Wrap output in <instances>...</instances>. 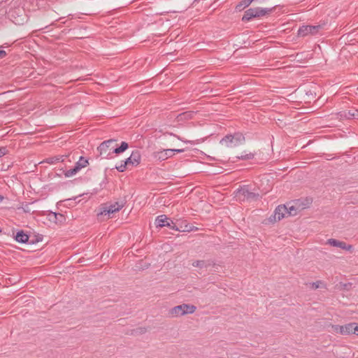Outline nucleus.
Returning <instances> with one entry per match:
<instances>
[{"label": "nucleus", "instance_id": "nucleus-1", "mask_svg": "<svg viewBox=\"0 0 358 358\" xmlns=\"http://www.w3.org/2000/svg\"><path fill=\"white\" fill-rule=\"evenodd\" d=\"M115 139H109L102 142L97 148V150L99 152V155L103 159L112 158L113 154L119 155L124 152L129 148V144L122 141L119 147L116 146Z\"/></svg>", "mask_w": 358, "mask_h": 358}, {"label": "nucleus", "instance_id": "nucleus-2", "mask_svg": "<svg viewBox=\"0 0 358 358\" xmlns=\"http://www.w3.org/2000/svg\"><path fill=\"white\" fill-rule=\"evenodd\" d=\"M274 8L275 6L270 8H263L261 7L250 8L245 11L241 20L245 22L252 20L253 18H259L269 15L273 12Z\"/></svg>", "mask_w": 358, "mask_h": 358}, {"label": "nucleus", "instance_id": "nucleus-3", "mask_svg": "<svg viewBox=\"0 0 358 358\" xmlns=\"http://www.w3.org/2000/svg\"><path fill=\"white\" fill-rule=\"evenodd\" d=\"M245 136L242 133L236 132L233 134H227L220 140V143L227 148H235L242 145L245 142Z\"/></svg>", "mask_w": 358, "mask_h": 358}, {"label": "nucleus", "instance_id": "nucleus-4", "mask_svg": "<svg viewBox=\"0 0 358 358\" xmlns=\"http://www.w3.org/2000/svg\"><path fill=\"white\" fill-rule=\"evenodd\" d=\"M196 310V307L193 305L182 303L169 310V315L171 317H180L186 314H192Z\"/></svg>", "mask_w": 358, "mask_h": 358}, {"label": "nucleus", "instance_id": "nucleus-5", "mask_svg": "<svg viewBox=\"0 0 358 358\" xmlns=\"http://www.w3.org/2000/svg\"><path fill=\"white\" fill-rule=\"evenodd\" d=\"M124 206V202H115L114 203H111L110 205L107 203L102 204L100 206V212L98 213V215H106L113 213L115 212H117L121 210Z\"/></svg>", "mask_w": 358, "mask_h": 358}, {"label": "nucleus", "instance_id": "nucleus-6", "mask_svg": "<svg viewBox=\"0 0 358 358\" xmlns=\"http://www.w3.org/2000/svg\"><path fill=\"white\" fill-rule=\"evenodd\" d=\"M236 196H243V200L257 201L259 197V193L252 192L250 190L248 185H243L236 190Z\"/></svg>", "mask_w": 358, "mask_h": 358}, {"label": "nucleus", "instance_id": "nucleus-7", "mask_svg": "<svg viewBox=\"0 0 358 358\" xmlns=\"http://www.w3.org/2000/svg\"><path fill=\"white\" fill-rule=\"evenodd\" d=\"M324 25V24L317 25H303L299 28L297 32L298 36L304 37L308 34L315 35L323 28Z\"/></svg>", "mask_w": 358, "mask_h": 358}, {"label": "nucleus", "instance_id": "nucleus-8", "mask_svg": "<svg viewBox=\"0 0 358 358\" xmlns=\"http://www.w3.org/2000/svg\"><path fill=\"white\" fill-rule=\"evenodd\" d=\"M155 224L156 227H168L170 229L176 230V227H178V220L176 222H174L173 220L167 217L166 215H161L156 217Z\"/></svg>", "mask_w": 358, "mask_h": 358}, {"label": "nucleus", "instance_id": "nucleus-9", "mask_svg": "<svg viewBox=\"0 0 358 358\" xmlns=\"http://www.w3.org/2000/svg\"><path fill=\"white\" fill-rule=\"evenodd\" d=\"M209 127V125L208 124L206 127V129H205L204 132L203 133V135H205L204 137H203V143H207L210 141H213V144H215L218 141L217 135H215V133L217 130L218 129V125L214 124H213V129L214 130L212 131L210 129H208Z\"/></svg>", "mask_w": 358, "mask_h": 358}, {"label": "nucleus", "instance_id": "nucleus-10", "mask_svg": "<svg viewBox=\"0 0 358 358\" xmlns=\"http://www.w3.org/2000/svg\"><path fill=\"white\" fill-rule=\"evenodd\" d=\"M353 327L354 322H351L345 325H332V329L336 333H338L342 335H350L352 333Z\"/></svg>", "mask_w": 358, "mask_h": 358}, {"label": "nucleus", "instance_id": "nucleus-11", "mask_svg": "<svg viewBox=\"0 0 358 358\" xmlns=\"http://www.w3.org/2000/svg\"><path fill=\"white\" fill-rule=\"evenodd\" d=\"M152 157L155 162H162L172 157V151L169 149L156 151L152 153Z\"/></svg>", "mask_w": 358, "mask_h": 358}, {"label": "nucleus", "instance_id": "nucleus-12", "mask_svg": "<svg viewBox=\"0 0 358 358\" xmlns=\"http://www.w3.org/2000/svg\"><path fill=\"white\" fill-rule=\"evenodd\" d=\"M141 161V155L138 150H134L131 152L130 157L127 158L124 162L128 165L132 166H137L140 164Z\"/></svg>", "mask_w": 358, "mask_h": 358}, {"label": "nucleus", "instance_id": "nucleus-13", "mask_svg": "<svg viewBox=\"0 0 358 358\" xmlns=\"http://www.w3.org/2000/svg\"><path fill=\"white\" fill-rule=\"evenodd\" d=\"M287 213V206L286 205H279L274 210L273 221H280L284 218Z\"/></svg>", "mask_w": 358, "mask_h": 358}, {"label": "nucleus", "instance_id": "nucleus-14", "mask_svg": "<svg viewBox=\"0 0 358 358\" xmlns=\"http://www.w3.org/2000/svg\"><path fill=\"white\" fill-rule=\"evenodd\" d=\"M327 243L333 247L340 248L345 250H351L352 249V245H348L344 241H341L334 238L328 239Z\"/></svg>", "mask_w": 358, "mask_h": 358}, {"label": "nucleus", "instance_id": "nucleus-15", "mask_svg": "<svg viewBox=\"0 0 358 358\" xmlns=\"http://www.w3.org/2000/svg\"><path fill=\"white\" fill-rule=\"evenodd\" d=\"M178 227L176 228V231H192L194 230H197L198 228L196 227H194L189 224H182V222L178 220Z\"/></svg>", "mask_w": 358, "mask_h": 358}, {"label": "nucleus", "instance_id": "nucleus-16", "mask_svg": "<svg viewBox=\"0 0 358 358\" xmlns=\"http://www.w3.org/2000/svg\"><path fill=\"white\" fill-rule=\"evenodd\" d=\"M15 240L20 243H29V236L27 234H25L22 230L18 231L15 236Z\"/></svg>", "mask_w": 358, "mask_h": 358}, {"label": "nucleus", "instance_id": "nucleus-17", "mask_svg": "<svg viewBox=\"0 0 358 358\" xmlns=\"http://www.w3.org/2000/svg\"><path fill=\"white\" fill-rule=\"evenodd\" d=\"M49 216L50 217V220H53L55 223L61 224L66 221L65 216L62 213L51 212Z\"/></svg>", "mask_w": 358, "mask_h": 358}, {"label": "nucleus", "instance_id": "nucleus-18", "mask_svg": "<svg viewBox=\"0 0 358 358\" xmlns=\"http://www.w3.org/2000/svg\"><path fill=\"white\" fill-rule=\"evenodd\" d=\"M206 268V271H208L209 273H216L219 272L220 268L221 266L219 264H210V263H204L203 262V268Z\"/></svg>", "mask_w": 358, "mask_h": 358}, {"label": "nucleus", "instance_id": "nucleus-19", "mask_svg": "<svg viewBox=\"0 0 358 358\" xmlns=\"http://www.w3.org/2000/svg\"><path fill=\"white\" fill-rule=\"evenodd\" d=\"M293 203L297 206V208L301 211L307 208L310 202L308 199H306L305 200L296 199L293 201Z\"/></svg>", "mask_w": 358, "mask_h": 358}, {"label": "nucleus", "instance_id": "nucleus-20", "mask_svg": "<svg viewBox=\"0 0 358 358\" xmlns=\"http://www.w3.org/2000/svg\"><path fill=\"white\" fill-rule=\"evenodd\" d=\"M67 157V155H57L49 157L46 159V162L50 164H56L59 162H64Z\"/></svg>", "mask_w": 358, "mask_h": 358}, {"label": "nucleus", "instance_id": "nucleus-21", "mask_svg": "<svg viewBox=\"0 0 358 358\" xmlns=\"http://www.w3.org/2000/svg\"><path fill=\"white\" fill-rule=\"evenodd\" d=\"M89 164L88 159L80 156L78 161L76 163L75 166L80 171L81 169L86 167Z\"/></svg>", "mask_w": 358, "mask_h": 358}, {"label": "nucleus", "instance_id": "nucleus-22", "mask_svg": "<svg viewBox=\"0 0 358 358\" xmlns=\"http://www.w3.org/2000/svg\"><path fill=\"white\" fill-rule=\"evenodd\" d=\"M213 89L210 84L203 85V99L208 96H213L215 94H213Z\"/></svg>", "mask_w": 358, "mask_h": 358}, {"label": "nucleus", "instance_id": "nucleus-23", "mask_svg": "<svg viewBox=\"0 0 358 358\" xmlns=\"http://www.w3.org/2000/svg\"><path fill=\"white\" fill-rule=\"evenodd\" d=\"M213 104H211L210 102L206 101L205 100L203 99V108H202L203 113H204L206 111L209 112L210 110L217 111V109L214 108L213 107ZM203 116H206V115L203 113Z\"/></svg>", "mask_w": 358, "mask_h": 358}, {"label": "nucleus", "instance_id": "nucleus-24", "mask_svg": "<svg viewBox=\"0 0 358 358\" xmlns=\"http://www.w3.org/2000/svg\"><path fill=\"white\" fill-rule=\"evenodd\" d=\"M344 116L348 119L353 118L358 120V109L352 108L349 110L347 113L344 112Z\"/></svg>", "mask_w": 358, "mask_h": 358}, {"label": "nucleus", "instance_id": "nucleus-25", "mask_svg": "<svg viewBox=\"0 0 358 358\" xmlns=\"http://www.w3.org/2000/svg\"><path fill=\"white\" fill-rule=\"evenodd\" d=\"M286 206H287V213L289 216H294L297 215L299 212H300L299 210L297 208V206H296L294 204L289 206V203H287V205Z\"/></svg>", "mask_w": 358, "mask_h": 358}, {"label": "nucleus", "instance_id": "nucleus-26", "mask_svg": "<svg viewBox=\"0 0 358 358\" xmlns=\"http://www.w3.org/2000/svg\"><path fill=\"white\" fill-rule=\"evenodd\" d=\"M250 5V3L248 2V0H243L236 6L235 10L237 12H240L245 9V8L248 7Z\"/></svg>", "mask_w": 358, "mask_h": 358}, {"label": "nucleus", "instance_id": "nucleus-27", "mask_svg": "<svg viewBox=\"0 0 358 358\" xmlns=\"http://www.w3.org/2000/svg\"><path fill=\"white\" fill-rule=\"evenodd\" d=\"M78 171L79 170L78 169V168L74 166L73 168L66 171L64 174L66 178H70L76 175Z\"/></svg>", "mask_w": 358, "mask_h": 358}, {"label": "nucleus", "instance_id": "nucleus-28", "mask_svg": "<svg viewBox=\"0 0 358 358\" xmlns=\"http://www.w3.org/2000/svg\"><path fill=\"white\" fill-rule=\"evenodd\" d=\"M255 157V154L250 152L245 155H241V156H237L236 158L239 160H248L252 159Z\"/></svg>", "mask_w": 358, "mask_h": 358}, {"label": "nucleus", "instance_id": "nucleus-29", "mask_svg": "<svg viewBox=\"0 0 358 358\" xmlns=\"http://www.w3.org/2000/svg\"><path fill=\"white\" fill-rule=\"evenodd\" d=\"M127 166H128V165L124 161H122L121 164L119 166H115V169L119 172L122 173V172H124L126 171V169H127Z\"/></svg>", "mask_w": 358, "mask_h": 358}, {"label": "nucleus", "instance_id": "nucleus-30", "mask_svg": "<svg viewBox=\"0 0 358 358\" xmlns=\"http://www.w3.org/2000/svg\"><path fill=\"white\" fill-rule=\"evenodd\" d=\"M202 160H203V164H210L209 162L210 161H212V160H215V158L213 157H211L207 155H206L203 152V158H202Z\"/></svg>", "mask_w": 358, "mask_h": 358}, {"label": "nucleus", "instance_id": "nucleus-31", "mask_svg": "<svg viewBox=\"0 0 358 358\" xmlns=\"http://www.w3.org/2000/svg\"><path fill=\"white\" fill-rule=\"evenodd\" d=\"M211 83V77L203 76V85H209Z\"/></svg>", "mask_w": 358, "mask_h": 358}, {"label": "nucleus", "instance_id": "nucleus-32", "mask_svg": "<svg viewBox=\"0 0 358 358\" xmlns=\"http://www.w3.org/2000/svg\"><path fill=\"white\" fill-rule=\"evenodd\" d=\"M8 150L6 147H0V157H3L8 153Z\"/></svg>", "mask_w": 358, "mask_h": 358}, {"label": "nucleus", "instance_id": "nucleus-33", "mask_svg": "<svg viewBox=\"0 0 358 358\" xmlns=\"http://www.w3.org/2000/svg\"><path fill=\"white\" fill-rule=\"evenodd\" d=\"M352 334H355L358 336V324L356 322H354Z\"/></svg>", "mask_w": 358, "mask_h": 358}, {"label": "nucleus", "instance_id": "nucleus-34", "mask_svg": "<svg viewBox=\"0 0 358 358\" xmlns=\"http://www.w3.org/2000/svg\"><path fill=\"white\" fill-rule=\"evenodd\" d=\"M42 240H43L42 236H38L35 240H34V239L30 240L29 243L30 244H34V243H38L39 241H42Z\"/></svg>", "mask_w": 358, "mask_h": 358}, {"label": "nucleus", "instance_id": "nucleus-35", "mask_svg": "<svg viewBox=\"0 0 358 358\" xmlns=\"http://www.w3.org/2000/svg\"><path fill=\"white\" fill-rule=\"evenodd\" d=\"M203 173H207L208 174H217L218 173L217 170H203Z\"/></svg>", "mask_w": 358, "mask_h": 358}, {"label": "nucleus", "instance_id": "nucleus-36", "mask_svg": "<svg viewBox=\"0 0 358 358\" xmlns=\"http://www.w3.org/2000/svg\"><path fill=\"white\" fill-rule=\"evenodd\" d=\"M169 151H172V156L175 154V153H181L183 152V150L182 149H169Z\"/></svg>", "mask_w": 358, "mask_h": 358}, {"label": "nucleus", "instance_id": "nucleus-37", "mask_svg": "<svg viewBox=\"0 0 358 358\" xmlns=\"http://www.w3.org/2000/svg\"><path fill=\"white\" fill-rule=\"evenodd\" d=\"M7 55V53L3 50H0V59L4 58Z\"/></svg>", "mask_w": 358, "mask_h": 358}, {"label": "nucleus", "instance_id": "nucleus-38", "mask_svg": "<svg viewBox=\"0 0 358 358\" xmlns=\"http://www.w3.org/2000/svg\"><path fill=\"white\" fill-rule=\"evenodd\" d=\"M320 281H317V282H314V283L313 284V288H315V289H317V288H319V287H320V285H319V284H320Z\"/></svg>", "mask_w": 358, "mask_h": 358}, {"label": "nucleus", "instance_id": "nucleus-39", "mask_svg": "<svg viewBox=\"0 0 358 358\" xmlns=\"http://www.w3.org/2000/svg\"><path fill=\"white\" fill-rule=\"evenodd\" d=\"M203 208H205L206 210L209 212L210 211V208H211V206L207 203V204L203 205Z\"/></svg>", "mask_w": 358, "mask_h": 358}, {"label": "nucleus", "instance_id": "nucleus-40", "mask_svg": "<svg viewBox=\"0 0 358 358\" xmlns=\"http://www.w3.org/2000/svg\"><path fill=\"white\" fill-rule=\"evenodd\" d=\"M23 210L25 213H29L30 210L29 209V204H26L25 206L23 208Z\"/></svg>", "mask_w": 358, "mask_h": 358}, {"label": "nucleus", "instance_id": "nucleus-41", "mask_svg": "<svg viewBox=\"0 0 358 358\" xmlns=\"http://www.w3.org/2000/svg\"><path fill=\"white\" fill-rule=\"evenodd\" d=\"M268 220H269V222H274L275 221H273V215H271L270 217L268 218Z\"/></svg>", "mask_w": 358, "mask_h": 358}, {"label": "nucleus", "instance_id": "nucleus-42", "mask_svg": "<svg viewBox=\"0 0 358 358\" xmlns=\"http://www.w3.org/2000/svg\"><path fill=\"white\" fill-rule=\"evenodd\" d=\"M3 196L2 195L0 194V203L2 202V201L3 200Z\"/></svg>", "mask_w": 358, "mask_h": 358}, {"label": "nucleus", "instance_id": "nucleus-43", "mask_svg": "<svg viewBox=\"0 0 358 358\" xmlns=\"http://www.w3.org/2000/svg\"><path fill=\"white\" fill-rule=\"evenodd\" d=\"M172 136V134L166 133L164 134V136Z\"/></svg>", "mask_w": 358, "mask_h": 358}, {"label": "nucleus", "instance_id": "nucleus-44", "mask_svg": "<svg viewBox=\"0 0 358 358\" xmlns=\"http://www.w3.org/2000/svg\"><path fill=\"white\" fill-rule=\"evenodd\" d=\"M348 285H348V284H345V285H344L345 289H347V287H348Z\"/></svg>", "mask_w": 358, "mask_h": 358}, {"label": "nucleus", "instance_id": "nucleus-45", "mask_svg": "<svg viewBox=\"0 0 358 358\" xmlns=\"http://www.w3.org/2000/svg\"><path fill=\"white\" fill-rule=\"evenodd\" d=\"M200 261H196V266H199Z\"/></svg>", "mask_w": 358, "mask_h": 358}, {"label": "nucleus", "instance_id": "nucleus-46", "mask_svg": "<svg viewBox=\"0 0 358 358\" xmlns=\"http://www.w3.org/2000/svg\"><path fill=\"white\" fill-rule=\"evenodd\" d=\"M205 50H205L204 48H203V49H202V51H203V56L204 55V51H205Z\"/></svg>", "mask_w": 358, "mask_h": 358}, {"label": "nucleus", "instance_id": "nucleus-47", "mask_svg": "<svg viewBox=\"0 0 358 358\" xmlns=\"http://www.w3.org/2000/svg\"><path fill=\"white\" fill-rule=\"evenodd\" d=\"M213 280H214V278H210L208 279L209 281H213Z\"/></svg>", "mask_w": 358, "mask_h": 358}, {"label": "nucleus", "instance_id": "nucleus-48", "mask_svg": "<svg viewBox=\"0 0 358 358\" xmlns=\"http://www.w3.org/2000/svg\"><path fill=\"white\" fill-rule=\"evenodd\" d=\"M1 232V229H0V233Z\"/></svg>", "mask_w": 358, "mask_h": 358}, {"label": "nucleus", "instance_id": "nucleus-49", "mask_svg": "<svg viewBox=\"0 0 358 358\" xmlns=\"http://www.w3.org/2000/svg\"><path fill=\"white\" fill-rule=\"evenodd\" d=\"M357 92H358V87H357Z\"/></svg>", "mask_w": 358, "mask_h": 358}]
</instances>
